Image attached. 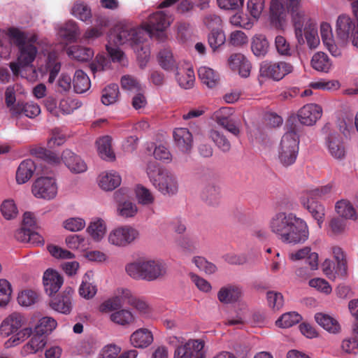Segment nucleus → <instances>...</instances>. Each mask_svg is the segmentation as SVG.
<instances>
[{
  "instance_id": "26",
  "label": "nucleus",
  "mask_w": 358,
  "mask_h": 358,
  "mask_svg": "<svg viewBox=\"0 0 358 358\" xmlns=\"http://www.w3.org/2000/svg\"><path fill=\"white\" fill-rule=\"evenodd\" d=\"M201 198L207 205L217 206L222 199L220 188L213 184L207 185L201 193Z\"/></svg>"
},
{
  "instance_id": "48",
  "label": "nucleus",
  "mask_w": 358,
  "mask_h": 358,
  "mask_svg": "<svg viewBox=\"0 0 358 358\" xmlns=\"http://www.w3.org/2000/svg\"><path fill=\"white\" fill-rule=\"evenodd\" d=\"M210 137L222 152H227L230 150L231 143L222 132L212 129L210 132Z\"/></svg>"
},
{
  "instance_id": "38",
  "label": "nucleus",
  "mask_w": 358,
  "mask_h": 358,
  "mask_svg": "<svg viewBox=\"0 0 358 358\" xmlns=\"http://www.w3.org/2000/svg\"><path fill=\"white\" fill-rule=\"evenodd\" d=\"M336 213L345 219L355 220L357 217L356 211L348 200L342 199L336 204Z\"/></svg>"
},
{
  "instance_id": "40",
  "label": "nucleus",
  "mask_w": 358,
  "mask_h": 358,
  "mask_svg": "<svg viewBox=\"0 0 358 358\" xmlns=\"http://www.w3.org/2000/svg\"><path fill=\"white\" fill-rule=\"evenodd\" d=\"M313 217L317 220L319 227L321 228L324 217V207L317 201L308 200L305 206Z\"/></svg>"
},
{
  "instance_id": "2",
  "label": "nucleus",
  "mask_w": 358,
  "mask_h": 358,
  "mask_svg": "<svg viewBox=\"0 0 358 358\" xmlns=\"http://www.w3.org/2000/svg\"><path fill=\"white\" fill-rule=\"evenodd\" d=\"M125 271L133 279L154 281L165 276L167 266L161 259H138L127 264Z\"/></svg>"
},
{
  "instance_id": "25",
  "label": "nucleus",
  "mask_w": 358,
  "mask_h": 358,
  "mask_svg": "<svg viewBox=\"0 0 358 358\" xmlns=\"http://www.w3.org/2000/svg\"><path fill=\"white\" fill-rule=\"evenodd\" d=\"M130 341L135 348H145L153 342V335L149 329L141 328L131 335Z\"/></svg>"
},
{
  "instance_id": "18",
  "label": "nucleus",
  "mask_w": 358,
  "mask_h": 358,
  "mask_svg": "<svg viewBox=\"0 0 358 358\" xmlns=\"http://www.w3.org/2000/svg\"><path fill=\"white\" fill-rule=\"evenodd\" d=\"M43 282L45 292L51 296L60 289L63 284V278L57 271L49 268L43 274Z\"/></svg>"
},
{
  "instance_id": "59",
  "label": "nucleus",
  "mask_w": 358,
  "mask_h": 358,
  "mask_svg": "<svg viewBox=\"0 0 358 358\" xmlns=\"http://www.w3.org/2000/svg\"><path fill=\"white\" fill-rule=\"evenodd\" d=\"M332 251L337 262L336 273L338 275L344 276L346 274V266L343 250L339 247H334Z\"/></svg>"
},
{
  "instance_id": "19",
  "label": "nucleus",
  "mask_w": 358,
  "mask_h": 358,
  "mask_svg": "<svg viewBox=\"0 0 358 358\" xmlns=\"http://www.w3.org/2000/svg\"><path fill=\"white\" fill-rule=\"evenodd\" d=\"M23 317L17 313H13L3 320L0 325V334L3 337H8L17 332L22 327Z\"/></svg>"
},
{
  "instance_id": "41",
  "label": "nucleus",
  "mask_w": 358,
  "mask_h": 358,
  "mask_svg": "<svg viewBox=\"0 0 358 358\" xmlns=\"http://www.w3.org/2000/svg\"><path fill=\"white\" fill-rule=\"evenodd\" d=\"M46 69L49 72L48 83H53L61 69V64L55 53H50L48 55Z\"/></svg>"
},
{
  "instance_id": "32",
  "label": "nucleus",
  "mask_w": 358,
  "mask_h": 358,
  "mask_svg": "<svg viewBox=\"0 0 358 358\" xmlns=\"http://www.w3.org/2000/svg\"><path fill=\"white\" fill-rule=\"evenodd\" d=\"M97 150L99 156L108 161L115 159V154L111 149V138L108 136H105L100 138L96 141Z\"/></svg>"
},
{
  "instance_id": "62",
  "label": "nucleus",
  "mask_w": 358,
  "mask_h": 358,
  "mask_svg": "<svg viewBox=\"0 0 358 358\" xmlns=\"http://www.w3.org/2000/svg\"><path fill=\"white\" fill-rule=\"evenodd\" d=\"M32 329L31 328H24L17 331L15 334L13 335L6 343H9V346H15L20 343L29 338L32 334Z\"/></svg>"
},
{
  "instance_id": "43",
  "label": "nucleus",
  "mask_w": 358,
  "mask_h": 358,
  "mask_svg": "<svg viewBox=\"0 0 358 358\" xmlns=\"http://www.w3.org/2000/svg\"><path fill=\"white\" fill-rule=\"evenodd\" d=\"M119 87L116 84H110L102 91L101 102L106 106L113 104L117 100Z\"/></svg>"
},
{
  "instance_id": "47",
  "label": "nucleus",
  "mask_w": 358,
  "mask_h": 358,
  "mask_svg": "<svg viewBox=\"0 0 358 358\" xmlns=\"http://www.w3.org/2000/svg\"><path fill=\"white\" fill-rule=\"evenodd\" d=\"M301 320V316L297 313L289 312L282 315L275 323L279 327L289 328L299 323Z\"/></svg>"
},
{
  "instance_id": "9",
  "label": "nucleus",
  "mask_w": 358,
  "mask_h": 358,
  "mask_svg": "<svg viewBox=\"0 0 358 358\" xmlns=\"http://www.w3.org/2000/svg\"><path fill=\"white\" fill-rule=\"evenodd\" d=\"M31 192L36 198L52 199L57 194L55 180L52 177H40L32 184Z\"/></svg>"
},
{
  "instance_id": "56",
  "label": "nucleus",
  "mask_w": 358,
  "mask_h": 358,
  "mask_svg": "<svg viewBox=\"0 0 358 358\" xmlns=\"http://www.w3.org/2000/svg\"><path fill=\"white\" fill-rule=\"evenodd\" d=\"M192 262L200 271H203L207 274H213L217 271L216 266L207 261L203 257H194L192 259Z\"/></svg>"
},
{
  "instance_id": "5",
  "label": "nucleus",
  "mask_w": 358,
  "mask_h": 358,
  "mask_svg": "<svg viewBox=\"0 0 358 358\" xmlns=\"http://www.w3.org/2000/svg\"><path fill=\"white\" fill-rule=\"evenodd\" d=\"M299 137L294 128H291L282 137L278 148V157L285 167L292 165L299 152Z\"/></svg>"
},
{
  "instance_id": "45",
  "label": "nucleus",
  "mask_w": 358,
  "mask_h": 358,
  "mask_svg": "<svg viewBox=\"0 0 358 358\" xmlns=\"http://www.w3.org/2000/svg\"><path fill=\"white\" fill-rule=\"evenodd\" d=\"M225 41L224 32L220 29L211 30L208 36V45L213 52L224 45Z\"/></svg>"
},
{
  "instance_id": "3",
  "label": "nucleus",
  "mask_w": 358,
  "mask_h": 358,
  "mask_svg": "<svg viewBox=\"0 0 358 358\" xmlns=\"http://www.w3.org/2000/svg\"><path fill=\"white\" fill-rule=\"evenodd\" d=\"M10 41L16 45L19 50L18 62L22 66H28L35 60L38 49L36 44L38 36L22 31L17 28H9Z\"/></svg>"
},
{
  "instance_id": "53",
  "label": "nucleus",
  "mask_w": 358,
  "mask_h": 358,
  "mask_svg": "<svg viewBox=\"0 0 358 358\" xmlns=\"http://www.w3.org/2000/svg\"><path fill=\"white\" fill-rule=\"evenodd\" d=\"M266 299L269 307L273 310H278L283 306L284 299L280 292L268 291L266 293Z\"/></svg>"
},
{
  "instance_id": "33",
  "label": "nucleus",
  "mask_w": 358,
  "mask_h": 358,
  "mask_svg": "<svg viewBox=\"0 0 358 358\" xmlns=\"http://www.w3.org/2000/svg\"><path fill=\"white\" fill-rule=\"evenodd\" d=\"M73 85L74 91L78 94L84 93L90 89V78L83 70L76 71L73 79Z\"/></svg>"
},
{
  "instance_id": "58",
  "label": "nucleus",
  "mask_w": 358,
  "mask_h": 358,
  "mask_svg": "<svg viewBox=\"0 0 358 358\" xmlns=\"http://www.w3.org/2000/svg\"><path fill=\"white\" fill-rule=\"evenodd\" d=\"M221 120V123L219 124L220 126L225 129L234 136H239L241 127V123L239 120L233 118L230 120H227L225 122L223 118Z\"/></svg>"
},
{
  "instance_id": "60",
  "label": "nucleus",
  "mask_w": 358,
  "mask_h": 358,
  "mask_svg": "<svg viewBox=\"0 0 358 358\" xmlns=\"http://www.w3.org/2000/svg\"><path fill=\"white\" fill-rule=\"evenodd\" d=\"M11 286L5 279L0 280V306H5L10 301L11 295Z\"/></svg>"
},
{
  "instance_id": "49",
  "label": "nucleus",
  "mask_w": 358,
  "mask_h": 358,
  "mask_svg": "<svg viewBox=\"0 0 358 358\" xmlns=\"http://www.w3.org/2000/svg\"><path fill=\"white\" fill-rule=\"evenodd\" d=\"M136 194L139 203L150 205L155 201V196L150 189L143 185H138L136 189Z\"/></svg>"
},
{
  "instance_id": "30",
  "label": "nucleus",
  "mask_w": 358,
  "mask_h": 358,
  "mask_svg": "<svg viewBox=\"0 0 358 358\" xmlns=\"http://www.w3.org/2000/svg\"><path fill=\"white\" fill-rule=\"evenodd\" d=\"M315 319L320 326L330 333L336 334L340 331L338 321L329 315L318 313L315 314Z\"/></svg>"
},
{
  "instance_id": "35",
  "label": "nucleus",
  "mask_w": 358,
  "mask_h": 358,
  "mask_svg": "<svg viewBox=\"0 0 358 358\" xmlns=\"http://www.w3.org/2000/svg\"><path fill=\"white\" fill-rule=\"evenodd\" d=\"M157 60L160 66L165 71H175L177 69V64L173 58L171 51L164 49L158 53Z\"/></svg>"
},
{
  "instance_id": "11",
  "label": "nucleus",
  "mask_w": 358,
  "mask_h": 358,
  "mask_svg": "<svg viewBox=\"0 0 358 358\" xmlns=\"http://www.w3.org/2000/svg\"><path fill=\"white\" fill-rule=\"evenodd\" d=\"M203 347L202 341L189 340L176 348L173 358H205Z\"/></svg>"
},
{
  "instance_id": "4",
  "label": "nucleus",
  "mask_w": 358,
  "mask_h": 358,
  "mask_svg": "<svg viewBox=\"0 0 358 358\" xmlns=\"http://www.w3.org/2000/svg\"><path fill=\"white\" fill-rule=\"evenodd\" d=\"M143 30L136 28L121 27L117 32L111 33L109 36V43L113 42L115 45H120L129 42L137 50L138 59L140 66L143 68L149 59L150 52L148 48L141 47L138 50V45L143 43Z\"/></svg>"
},
{
  "instance_id": "44",
  "label": "nucleus",
  "mask_w": 358,
  "mask_h": 358,
  "mask_svg": "<svg viewBox=\"0 0 358 358\" xmlns=\"http://www.w3.org/2000/svg\"><path fill=\"white\" fill-rule=\"evenodd\" d=\"M110 317L114 323L122 326L129 325L134 321V317L131 312L126 309L113 313Z\"/></svg>"
},
{
  "instance_id": "8",
  "label": "nucleus",
  "mask_w": 358,
  "mask_h": 358,
  "mask_svg": "<svg viewBox=\"0 0 358 358\" xmlns=\"http://www.w3.org/2000/svg\"><path fill=\"white\" fill-rule=\"evenodd\" d=\"M294 66L291 63L286 62H271L264 61L262 62L259 69L260 76L279 81L285 76L291 73Z\"/></svg>"
},
{
  "instance_id": "36",
  "label": "nucleus",
  "mask_w": 358,
  "mask_h": 358,
  "mask_svg": "<svg viewBox=\"0 0 358 358\" xmlns=\"http://www.w3.org/2000/svg\"><path fill=\"white\" fill-rule=\"evenodd\" d=\"M31 153L36 157L41 159L50 164H57L60 162V157L57 154L42 147L32 148Z\"/></svg>"
},
{
  "instance_id": "21",
  "label": "nucleus",
  "mask_w": 358,
  "mask_h": 358,
  "mask_svg": "<svg viewBox=\"0 0 358 358\" xmlns=\"http://www.w3.org/2000/svg\"><path fill=\"white\" fill-rule=\"evenodd\" d=\"M73 292V290L69 289L52 299L50 301L52 308L64 314L70 313L72 308L71 299Z\"/></svg>"
},
{
  "instance_id": "17",
  "label": "nucleus",
  "mask_w": 358,
  "mask_h": 358,
  "mask_svg": "<svg viewBox=\"0 0 358 358\" xmlns=\"http://www.w3.org/2000/svg\"><path fill=\"white\" fill-rule=\"evenodd\" d=\"M356 29L355 22L349 15L342 14L338 17L336 31L338 38L341 40L346 41L348 39L350 34Z\"/></svg>"
},
{
  "instance_id": "7",
  "label": "nucleus",
  "mask_w": 358,
  "mask_h": 358,
  "mask_svg": "<svg viewBox=\"0 0 358 358\" xmlns=\"http://www.w3.org/2000/svg\"><path fill=\"white\" fill-rule=\"evenodd\" d=\"M309 237V229L306 222L296 215L289 227L283 243L299 244L306 242Z\"/></svg>"
},
{
  "instance_id": "42",
  "label": "nucleus",
  "mask_w": 358,
  "mask_h": 358,
  "mask_svg": "<svg viewBox=\"0 0 358 358\" xmlns=\"http://www.w3.org/2000/svg\"><path fill=\"white\" fill-rule=\"evenodd\" d=\"M106 224L101 219L92 221L87 229L91 237L96 241H100L106 234Z\"/></svg>"
},
{
  "instance_id": "63",
  "label": "nucleus",
  "mask_w": 358,
  "mask_h": 358,
  "mask_svg": "<svg viewBox=\"0 0 358 358\" xmlns=\"http://www.w3.org/2000/svg\"><path fill=\"white\" fill-rule=\"evenodd\" d=\"M48 250L52 257L57 259H70L74 257L72 252L57 245H48Z\"/></svg>"
},
{
  "instance_id": "1",
  "label": "nucleus",
  "mask_w": 358,
  "mask_h": 358,
  "mask_svg": "<svg viewBox=\"0 0 358 358\" xmlns=\"http://www.w3.org/2000/svg\"><path fill=\"white\" fill-rule=\"evenodd\" d=\"M301 0H272L270 6V20L278 29H283L286 21L285 8L290 12L296 38L299 45L305 43L303 30L308 22H313L300 8Z\"/></svg>"
},
{
  "instance_id": "61",
  "label": "nucleus",
  "mask_w": 358,
  "mask_h": 358,
  "mask_svg": "<svg viewBox=\"0 0 358 358\" xmlns=\"http://www.w3.org/2000/svg\"><path fill=\"white\" fill-rule=\"evenodd\" d=\"M118 214L125 218L134 217L137 213V207L136 204L125 201L118 205Z\"/></svg>"
},
{
  "instance_id": "29",
  "label": "nucleus",
  "mask_w": 358,
  "mask_h": 358,
  "mask_svg": "<svg viewBox=\"0 0 358 358\" xmlns=\"http://www.w3.org/2000/svg\"><path fill=\"white\" fill-rule=\"evenodd\" d=\"M66 52L69 57L79 62L89 61L94 56L92 49L78 45L70 46Z\"/></svg>"
},
{
  "instance_id": "15",
  "label": "nucleus",
  "mask_w": 358,
  "mask_h": 358,
  "mask_svg": "<svg viewBox=\"0 0 358 358\" xmlns=\"http://www.w3.org/2000/svg\"><path fill=\"white\" fill-rule=\"evenodd\" d=\"M325 144L332 157L336 159H342L345 157V146L338 132L330 131L325 138Z\"/></svg>"
},
{
  "instance_id": "50",
  "label": "nucleus",
  "mask_w": 358,
  "mask_h": 358,
  "mask_svg": "<svg viewBox=\"0 0 358 358\" xmlns=\"http://www.w3.org/2000/svg\"><path fill=\"white\" fill-rule=\"evenodd\" d=\"M15 113L17 114H23L29 118H34L38 115L41 113L39 106L34 103H26L22 106H18Z\"/></svg>"
},
{
  "instance_id": "39",
  "label": "nucleus",
  "mask_w": 358,
  "mask_h": 358,
  "mask_svg": "<svg viewBox=\"0 0 358 358\" xmlns=\"http://www.w3.org/2000/svg\"><path fill=\"white\" fill-rule=\"evenodd\" d=\"M176 77L181 87L184 89H190L194 86L195 76L194 71L191 67H188L184 73L181 72V69H180V71L176 73Z\"/></svg>"
},
{
  "instance_id": "31",
  "label": "nucleus",
  "mask_w": 358,
  "mask_h": 358,
  "mask_svg": "<svg viewBox=\"0 0 358 358\" xmlns=\"http://www.w3.org/2000/svg\"><path fill=\"white\" fill-rule=\"evenodd\" d=\"M311 66L317 71L328 73L331 69L332 63L327 54L317 52L311 59Z\"/></svg>"
},
{
  "instance_id": "16",
  "label": "nucleus",
  "mask_w": 358,
  "mask_h": 358,
  "mask_svg": "<svg viewBox=\"0 0 358 358\" xmlns=\"http://www.w3.org/2000/svg\"><path fill=\"white\" fill-rule=\"evenodd\" d=\"M173 139L177 148L182 152H190L193 146V136L187 128L180 127L174 129Z\"/></svg>"
},
{
  "instance_id": "20",
  "label": "nucleus",
  "mask_w": 358,
  "mask_h": 358,
  "mask_svg": "<svg viewBox=\"0 0 358 358\" xmlns=\"http://www.w3.org/2000/svg\"><path fill=\"white\" fill-rule=\"evenodd\" d=\"M62 159L69 170L76 173H83L87 170L85 162L69 150L62 152Z\"/></svg>"
},
{
  "instance_id": "28",
  "label": "nucleus",
  "mask_w": 358,
  "mask_h": 358,
  "mask_svg": "<svg viewBox=\"0 0 358 358\" xmlns=\"http://www.w3.org/2000/svg\"><path fill=\"white\" fill-rule=\"evenodd\" d=\"M269 43L263 34L255 35L251 41V50L257 57H264L268 53Z\"/></svg>"
},
{
  "instance_id": "46",
  "label": "nucleus",
  "mask_w": 358,
  "mask_h": 358,
  "mask_svg": "<svg viewBox=\"0 0 358 358\" xmlns=\"http://www.w3.org/2000/svg\"><path fill=\"white\" fill-rule=\"evenodd\" d=\"M57 322L52 317H44L41 318L34 328L37 334L47 336L56 328Z\"/></svg>"
},
{
  "instance_id": "34",
  "label": "nucleus",
  "mask_w": 358,
  "mask_h": 358,
  "mask_svg": "<svg viewBox=\"0 0 358 358\" xmlns=\"http://www.w3.org/2000/svg\"><path fill=\"white\" fill-rule=\"evenodd\" d=\"M305 39L310 49L315 48L320 43V38L317 34V28L313 22H308L303 30Z\"/></svg>"
},
{
  "instance_id": "23",
  "label": "nucleus",
  "mask_w": 358,
  "mask_h": 358,
  "mask_svg": "<svg viewBox=\"0 0 358 358\" xmlns=\"http://www.w3.org/2000/svg\"><path fill=\"white\" fill-rule=\"evenodd\" d=\"M241 295V287L230 284L220 288L217 293V298L221 303H231L238 301Z\"/></svg>"
},
{
  "instance_id": "12",
  "label": "nucleus",
  "mask_w": 358,
  "mask_h": 358,
  "mask_svg": "<svg viewBox=\"0 0 358 358\" xmlns=\"http://www.w3.org/2000/svg\"><path fill=\"white\" fill-rule=\"evenodd\" d=\"M138 231L133 227H122L110 232L108 241L113 245L125 246L133 242L138 236Z\"/></svg>"
},
{
  "instance_id": "6",
  "label": "nucleus",
  "mask_w": 358,
  "mask_h": 358,
  "mask_svg": "<svg viewBox=\"0 0 358 358\" xmlns=\"http://www.w3.org/2000/svg\"><path fill=\"white\" fill-rule=\"evenodd\" d=\"M147 173L153 185L164 195L173 196L178 192V182L177 178L166 170L157 169V174L155 176L154 171L149 165Z\"/></svg>"
},
{
  "instance_id": "51",
  "label": "nucleus",
  "mask_w": 358,
  "mask_h": 358,
  "mask_svg": "<svg viewBox=\"0 0 358 358\" xmlns=\"http://www.w3.org/2000/svg\"><path fill=\"white\" fill-rule=\"evenodd\" d=\"M1 212L6 220L15 218L17 215V208L13 199H6L3 201L1 206Z\"/></svg>"
},
{
  "instance_id": "55",
  "label": "nucleus",
  "mask_w": 358,
  "mask_h": 358,
  "mask_svg": "<svg viewBox=\"0 0 358 358\" xmlns=\"http://www.w3.org/2000/svg\"><path fill=\"white\" fill-rule=\"evenodd\" d=\"M275 46L278 53L282 56L289 57L292 55L289 43L282 36L278 35L275 37Z\"/></svg>"
},
{
  "instance_id": "52",
  "label": "nucleus",
  "mask_w": 358,
  "mask_h": 358,
  "mask_svg": "<svg viewBox=\"0 0 358 358\" xmlns=\"http://www.w3.org/2000/svg\"><path fill=\"white\" fill-rule=\"evenodd\" d=\"M178 245L186 252H194L199 248L197 241L189 236H185L181 237L178 241Z\"/></svg>"
},
{
  "instance_id": "13",
  "label": "nucleus",
  "mask_w": 358,
  "mask_h": 358,
  "mask_svg": "<svg viewBox=\"0 0 358 358\" xmlns=\"http://www.w3.org/2000/svg\"><path fill=\"white\" fill-rule=\"evenodd\" d=\"M172 20L171 15L164 11H157L150 15L143 29L150 35L155 31L162 32L170 25Z\"/></svg>"
},
{
  "instance_id": "24",
  "label": "nucleus",
  "mask_w": 358,
  "mask_h": 358,
  "mask_svg": "<svg viewBox=\"0 0 358 358\" xmlns=\"http://www.w3.org/2000/svg\"><path fill=\"white\" fill-rule=\"evenodd\" d=\"M36 170V163L32 159L22 161L16 171V181L18 184L27 182Z\"/></svg>"
},
{
  "instance_id": "57",
  "label": "nucleus",
  "mask_w": 358,
  "mask_h": 358,
  "mask_svg": "<svg viewBox=\"0 0 358 358\" xmlns=\"http://www.w3.org/2000/svg\"><path fill=\"white\" fill-rule=\"evenodd\" d=\"M37 299V294L33 290L26 289L22 291L18 296L17 301L20 305L29 306L35 303Z\"/></svg>"
},
{
  "instance_id": "14",
  "label": "nucleus",
  "mask_w": 358,
  "mask_h": 358,
  "mask_svg": "<svg viewBox=\"0 0 358 358\" xmlns=\"http://www.w3.org/2000/svg\"><path fill=\"white\" fill-rule=\"evenodd\" d=\"M322 115V108L315 103H308L299 109L297 113L298 120L301 124L312 126L320 119Z\"/></svg>"
},
{
  "instance_id": "64",
  "label": "nucleus",
  "mask_w": 358,
  "mask_h": 358,
  "mask_svg": "<svg viewBox=\"0 0 358 358\" xmlns=\"http://www.w3.org/2000/svg\"><path fill=\"white\" fill-rule=\"evenodd\" d=\"M121 348L115 344L106 345L101 350L98 358H117Z\"/></svg>"
},
{
  "instance_id": "22",
  "label": "nucleus",
  "mask_w": 358,
  "mask_h": 358,
  "mask_svg": "<svg viewBox=\"0 0 358 358\" xmlns=\"http://www.w3.org/2000/svg\"><path fill=\"white\" fill-rule=\"evenodd\" d=\"M32 334L30 341L22 348L21 354L23 356L36 354L42 351L47 343L45 335L37 334V332L34 331L32 332Z\"/></svg>"
},
{
  "instance_id": "10",
  "label": "nucleus",
  "mask_w": 358,
  "mask_h": 358,
  "mask_svg": "<svg viewBox=\"0 0 358 358\" xmlns=\"http://www.w3.org/2000/svg\"><path fill=\"white\" fill-rule=\"evenodd\" d=\"M294 216L292 213L278 212L271 217L268 228L282 241Z\"/></svg>"
},
{
  "instance_id": "37",
  "label": "nucleus",
  "mask_w": 358,
  "mask_h": 358,
  "mask_svg": "<svg viewBox=\"0 0 358 358\" xmlns=\"http://www.w3.org/2000/svg\"><path fill=\"white\" fill-rule=\"evenodd\" d=\"M198 75L201 82L208 87H213L218 82L219 76L213 69L201 66L198 69Z\"/></svg>"
},
{
  "instance_id": "54",
  "label": "nucleus",
  "mask_w": 358,
  "mask_h": 358,
  "mask_svg": "<svg viewBox=\"0 0 358 358\" xmlns=\"http://www.w3.org/2000/svg\"><path fill=\"white\" fill-rule=\"evenodd\" d=\"M72 14L82 21H87L92 17L91 9L83 3H77L72 8Z\"/></svg>"
},
{
  "instance_id": "27",
  "label": "nucleus",
  "mask_w": 358,
  "mask_h": 358,
  "mask_svg": "<svg viewBox=\"0 0 358 358\" xmlns=\"http://www.w3.org/2000/svg\"><path fill=\"white\" fill-rule=\"evenodd\" d=\"M121 183V178L116 172H105L99 177V185L106 191H112Z\"/></svg>"
}]
</instances>
